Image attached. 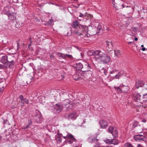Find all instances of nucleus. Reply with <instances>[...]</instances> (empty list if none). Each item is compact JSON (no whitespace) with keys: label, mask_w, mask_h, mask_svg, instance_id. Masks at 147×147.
Wrapping results in <instances>:
<instances>
[{"label":"nucleus","mask_w":147,"mask_h":147,"mask_svg":"<svg viewBox=\"0 0 147 147\" xmlns=\"http://www.w3.org/2000/svg\"><path fill=\"white\" fill-rule=\"evenodd\" d=\"M86 29V28L84 30V29H79V30L77 29L74 30H71V35H74L76 36H80L81 37L83 38L84 37V31Z\"/></svg>","instance_id":"f257e3e1"},{"label":"nucleus","mask_w":147,"mask_h":147,"mask_svg":"<svg viewBox=\"0 0 147 147\" xmlns=\"http://www.w3.org/2000/svg\"><path fill=\"white\" fill-rule=\"evenodd\" d=\"M134 9L133 7L127 6L126 8L122 10L123 13H122V14L127 17V16H131L132 14Z\"/></svg>","instance_id":"f03ea898"},{"label":"nucleus","mask_w":147,"mask_h":147,"mask_svg":"<svg viewBox=\"0 0 147 147\" xmlns=\"http://www.w3.org/2000/svg\"><path fill=\"white\" fill-rule=\"evenodd\" d=\"M94 29L92 28L88 29L86 27V30H85V31H84V36H86L88 37L89 36L95 34L97 32L95 31Z\"/></svg>","instance_id":"7ed1b4c3"},{"label":"nucleus","mask_w":147,"mask_h":147,"mask_svg":"<svg viewBox=\"0 0 147 147\" xmlns=\"http://www.w3.org/2000/svg\"><path fill=\"white\" fill-rule=\"evenodd\" d=\"M71 26L74 28H77L78 27L79 29H84L86 28V26H84L80 24L78 21L75 20L71 24Z\"/></svg>","instance_id":"20e7f679"},{"label":"nucleus","mask_w":147,"mask_h":147,"mask_svg":"<svg viewBox=\"0 0 147 147\" xmlns=\"http://www.w3.org/2000/svg\"><path fill=\"white\" fill-rule=\"evenodd\" d=\"M18 99L19 100V104L22 106H24V103L27 104L28 103V100L26 98H24L22 95H20L19 96Z\"/></svg>","instance_id":"39448f33"},{"label":"nucleus","mask_w":147,"mask_h":147,"mask_svg":"<svg viewBox=\"0 0 147 147\" xmlns=\"http://www.w3.org/2000/svg\"><path fill=\"white\" fill-rule=\"evenodd\" d=\"M107 144H112L114 145H117L118 142L117 140L115 139H109L106 138L103 140Z\"/></svg>","instance_id":"423d86ee"},{"label":"nucleus","mask_w":147,"mask_h":147,"mask_svg":"<svg viewBox=\"0 0 147 147\" xmlns=\"http://www.w3.org/2000/svg\"><path fill=\"white\" fill-rule=\"evenodd\" d=\"M100 59L101 61L105 63H107L109 62L110 59L109 56H100Z\"/></svg>","instance_id":"0eeeda50"},{"label":"nucleus","mask_w":147,"mask_h":147,"mask_svg":"<svg viewBox=\"0 0 147 147\" xmlns=\"http://www.w3.org/2000/svg\"><path fill=\"white\" fill-rule=\"evenodd\" d=\"M97 136L96 135H91L88 138V141L90 143L94 142H96L98 141V139L96 138Z\"/></svg>","instance_id":"6e6552de"},{"label":"nucleus","mask_w":147,"mask_h":147,"mask_svg":"<svg viewBox=\"0 0 147 147\" xmlns=\"http://www.w3.org/2000/svg\"><path fill=\"white\" fill-rule=\"evenodd\" d=\"M88 55H98L103 54L102 52L99 50L94 51L92 50L89 51L88 53Z\"/></svg>","instance_id":"1a4fd4ad"},{"label":"nucleus","mask_w":147,"mask_h":147,"mask_svg":"<svg viewBox=\"0 0 147 147\" xmlns=\"http://www.w3.org/2000/svg\"><path fill=\"white\" fill-rule=\"evenodd\" d=\"M134 99L135 101L140 102L142 101V98L140 95L138 93L135 92L134 94Z\"/></svg>","instance_id":"9d476101"},{"label":"nucleus","mask_w":147,"mask_h":147,"mask_svg":"<svg viewBox=\"0 0 147 147\" xmlns=\"http://www.w3.org/2000/svg\"><path fill=\"white\" fill-rule=\"evenodd\" d=\"M78 115L75 112H72L68 114L67 116V118L69 120H74L78 117Z\"/></svg>","instance_id":"9b49d317"},{"label":"nucleus","mask_w":147,"mask_h":147,"mask_svg":"<svg viewBox=\"0 0 147 147\" xmlns=\"http://www.w3.org/2000/svg\"><path fill=\"white\" fill-rule=\"evenodd\" d=\"M62 110V107L58 104H56L53 107V112L54 113H59Z\"/></svg>","instance_id":"f8f14e48"},{"label":"nucleus","mask_w":147,"mask_h":147,"mask_svg":"<svg viewBox=\"0 0 147 147\" xmlns=\"http://www.w3.org/2000/svg\"><path fill=\"white\" fill-rule=\"evenodd\" d=\"M99 123L100 125V127L102 128H105L108 125L107 122L104 120H101L99 122Z\"/></svg>","instance_id":"ddd939ff"},{"label":"nucleus","mask_w":147,"mask_h":147,"mask_svg":"<svg viewBox=\"0 0 147 147\" xmlns=\"http://www.w3.org/2000/svg\"><path fill=\"white\" fill-rule=\"evenodd\" d=\"M108 52L109 53V54L111 55H118L121 54L120 52H119V50H110Z\"/></svg>","instance_id":"4468645a"},{"label":"nucleus","mask_w":147,"mask_h":147,"mask_svg":"<svg viewBox=\"0 0 147 147\" xmlns=\"http://www.w3.org/2000/svg\"><path fill=\"white\" fill-rule=\"evenodd\" d=\"M144 85L143 81L138 80L136 82L135 86L137 88H138L139 87H142Z\"/></svg>","instance_id":"2eb2a0df"},{"label":"nucleus","mask_w":147,"mask_h":147,"mask_svg":"<svg viewBox=\"0 0 147 147\" xmlns=\"http://www.w3.org/2000/svg\"><path fill=\"white\" fill-rule=\"evenodd\" d=\"M1 61L2 63L4 64H5L6 63H7V62H9V61L7 59V56H3Z\"/></svg>","instance_id":"dca6fc26"},{"label":"nucleus","mask_w":147,"mask_h":147,"mask_svg":"<svg viewBox=\"0 0 147 147\" xmlns=\"http://www.w3.org/2000/svg\"><path fill=\"white\" fill-rule=\"evenodd\" d=\"M107 44V51L109 50V49H112L113 47L112 42L111 41H106Z\"/></svg>","instance_id":"f3484780"},{"label":"nucleus","mask_w":147,"mask_h":147,"mask_svg":"<svg viewBox=\"0 0 147 147\" xmlns=\"http://www.w3.org/2000/svg\"><path fill=\"white\" fill-rule=\"evenodd\" d=\"M123 74V71H120L115 76L113 77L114 79H119V78L122 76Z\"/></svg>","instance_id":"a211bd4d"},{"label":"nucleus","mask_w":147,"mask_h":147,"mask_svg":"<svg viewBox=\"0 0 147 147\" xmlns=\"http://www.w3.org/2000/svg\"><path fill=\"white\" fill-rule=\"evenodd\" d=\"M77 70H80L83 68L82 64L80 63H76L75 66Z\"/></svg>","instance_id":"6ab92c4d"},{"label":"nucleus","mask_w":147,"mask_h":147,"mask_svg":"<svg viewBox=\"0 0 147 147\" xmlns=\"http://www.w3.org/2000/svg\"><path fill=\"white\" fill-rule=\"evenodd\" d=\"M63 137L65 139L69 138L72 140H75L73 136L71 134L68 133L65 136H63Z\"/></svg>","instance_id":"aec40b11"},{"label":"nucleus","mask_w":147,"mask_h":147,"mask_svg":"<svg viewBox=\"0 0 147 147\" xmlns=\"http://www.w3.org/2000/svg\"><path fill=\"white\" fill-rule=\"evenodd\" d=\"M33 77L30 75H28L26 78V82L28 84H30L32 82Z\"/></svg>","instance_id":"412c9836"},{"label":"nucleus","mask_w":147,"mask_h":147,"mask_svg":"<svg viewBox=\"0 0 147 147\" xmlns=\"http://www.w3.org/2000/svg\"><path fill=\"white\" fill-rule=\"evenodd\" d=\"M111 134H112L114 138H116L118 137V133L116 129V128L114 129V131Z\"/></svg>","instance_id":"4be33fe9"},{"label":"nucleus","mask_w":147,"mask_h":147,"mask_svg":"<svg viewBox=\"0 0 147 147\" xmlns=\"http://www.w3.org/2000/svg\"><path fill=\"white\" fill-rule=\"evenodd\" d=\"M8 63L7 64V67L11 68L13 65V61L12 60L11 61L8 62Z\"/></svg>","instance_id":"5701e85b"},{"label":"nucleus","mask_w":147,"mask_h":147,"mask_svg":"<svg viewBox=\"0 0 147 147\" xmlns=\"http://www.w3.org/2000/svg\"><path fill=\"white\" fill-rule=\"evenodd\" d=\"M136 136L137 139L139 140H144L145 138L144 136L141 135H137Z\"/></svg>","instance_id":"b1692460"},{"label":"nucleus","mask_w":147,"mask_h":147,"mask_svg":"<svg viewBox=\"0 0 147 147\" xmlns=\"http://www.w3.org/2000/svg\"><path fill=\"white\" fill-rule=\"evenodd\" d=\"M115 127L112 126H109L108 129V130L109 132L111 134L114 131V129H115Z\"/></svg>","instance_id":"393cba45"},{"label":"nucleus","mask_w":147,"mask_h":147,"mask_svg":"<svg viewBox=\"0 0 147 147\" xmlns=\"http://www.w3.org/2000/svg\"><path fill=\"white\" fill-rule=\"evenodd\" d=\"M32 124V121L31 119H30L28 121V124L26 125V126L23 127V129H26L28 128L30 125H31Z\"/></svg>","instance_id":"a878e982"},{"label":"nucleus","mask_w":147,"mask_h":147,"mask_svg":"<svg viewBox=\"0 0 147 147\" xmlns=\"http://www.w3.org/2000/svg\"><path fill=\"white\" fill-rule=\"evenodd\" d=\"M132 125L133 127H135L138 125V122L137 121H134Z\"/></svg>","instance_id":"bb28decb"},{"label":"nucleus","mask_w":147,"mask_h":147,"mask_svg":"<svg viewBox=\"0 0 147 147\" xmlns=\"http://www.w3.org/2000/svg\"><path fill=\"white\" fill-rule=\"evenodd\" d=\"M125 147H133L131 144L129 143H125L124 145Z\"/></svg>","instance_id":"cd10ccee"},{"label":"nucleus","mask_w":147,"mask_h":147,"mask_svg":"<svg viewBox=\"0 0 147 147\" xmlns=\"http://www.w3.org/2000/svg\"><path fill=\"white\" fill-rule=\"evenodd\" d=\"M72 56H59V58L60 59L61 58L65 59L66 58V56H67L69 58L71 57Z\"/></svg>","instance_id":"c85d7f7f"},{"label":"nucleus","mask_w":147,"mask_h":147,"mask_svg":"<svg viewBox=\"0 0 147 147\" xmlns=\"http://www.w3.org/2000/svg\"><path fill=\"white\" fill-rule=\"evenodd\" d=\"M4 12L5 13H7L8 12L9 9L7 7H5L4 9Z\"/></svg>","instance_id":"c756f323"},{"label":"nucleus","mask_w":147,"mask_h":147,"mask_svg":"<svg viewBox=\"0 0 147 147\" xmlns=\"http://www.w3.org/2000/svg\"><path fill=\"white\" fill-rule=\"evenodd\" d=\"M38 118L39 119V120H38V119H36V120H37L38 122L40 123L41 122V121L42 119V117L40 116H39L38 117Z\"/></svg>","instance_id":"7c9ffc66"},{"label":"nucleus","mask_w":147,"mask_h":147,"mask_svg":"<svg viewBox=\"0 0 147 147\" xmlns=\"http://www.w3.org/2000/svg\"><path fill=\"white\" fill-rule=\"evenodd\" d=\"M114 88L115 89H117L119 92H121V88L119 87H114Z\"/></svg>","instance_id":"2f4dec72"},{"label":"nucleus","mask_w":147,"mask_h":147,"mask_svg":"<svg viewBox=\"0 0 147 147\" xmlns=\"http://www.w3.org/2000/svg\"><path fill=\"white\" fill-rule=\"evenodd\" d=\"M118 70L116 69H114L113 71H111L110 72L111 74H113L117 72Z\"/></svg>","instance_id":"473e14b6"},{"label":"nucleus","mask_w":147,"mask_h":147,"mask_svg":"<svg viewBox=\"0 0 147 147\" xmlns=\"http://www.w3.org/2000/svg\"><path fill=\"white\" fill-rule=\"evenodd\" d=\"M57 140L61 142L62 141V138L61 137H58L57 138Z\"/></svg>","instance_id":"72a5a7b5"},{"label":"nucleus","mask_w":147,"mask_h":147,"mask_svg":"<svg viewBox=\"0 0 147 147\" xmlns=\"http://www.w3.org/2000/svg\"><path fill=\"white\" fill-rule=\"evenodd\" d=\"M79 16L80 17H84L85 16L83 15V14L82 13H80Z\"/></svg>","instance_id":"f704fd0d"},{"label":"nucleus","mask_w":147,"mask_h":147,"mask_svg":"<svg viewBox=\"0 0 147 147\" xmlns=\"http://www.w3.org/2000/svg\"><path fill=\"white\" fill-rule=\"evenodd\" d=\"M8 16L9 18H10L12 19H13L12 18V17L14 18L13 16L11 14H9L8 15Z\"/></svg>","instance_id":"c9c22d12"},{"label":"nucleus","mask_w":147,"mask_h":147,"mask_svg":"<svg viewBox=\"0 0 147 147\" xmlns=\"http://www.w3.org/2000/svg\"><path fill=\"white\" fill-rule=\"evenodd\" d=\"M144 88H145L146 90H147V84H144L143 85Z\"/></svg>","instance_id":"e433bc0d"},{"label":"nucleus","mask_w":147,"mask_h":147,"mask_svg":"<svg viewBox=\"0 0 147 147\" xmlns=\"http://www.w3.org/2000/svg\"><path fill=\"white\" fill-rule=\"evenodd\" d=\"M142 121L143 123H145L146 121V120L145 119H143L142 120Z\"/></svg>","instance_id":"4c0bfd02"},{"label":"nucleus","mask_w":147,"mask_h":147,"mask_svg":"<svg viewBox=\"0 0 147 147\" xmlns=\"http://www.w3.org/2000/svg\"><path fill=\"white\" fill-rule=\"evenodd\" d=\"M67 102V103L68 104H70V102H69V100H66L65 101H64V102Z\"/></svg>","instance_id":"58836bf2"},{"label":"nucleus","mask_w":147,"mask_h":147,"mask_svg":"<svg viewBox=\"0 0 147 147\" xmlns=\"http://www.w3.org/2000/svg\"><path fill=\"white\" fill-rule=\"evenodd\" d=\"M145 97H147V94L143 95V98H144Z\"/></svg>","instance_id":"ea45409f"},{"label":"nucleus","mask_w":147,"mask_h":147,"mask_svg":"<svg viewBox=\"0 0 147 147\" xmlns=\"http://www.w3.org/2000/svg\"><path fill=\"white\" fill-rule=\"evenodd\" d=\"M49 21L50 22V24H51L52 22H53V20L52 19H50Z\"/></svg>","instance_id":"a19ab883"},{"label":"nucleus","mask_w":147,"mask_h":147,"mask_svg":"<svg viewBox=\"0 0 147 147\" xmlns=\"http://www.w3.org/2000/svg\"><path fill=\"white\" fill-rule=\"evenodd\" d=\"M98 29L99 31H100L101 30L100 26H98Z\"/></svg>","instance_id":"79ce46f5"},{"label":"nucleus","mask_w":147,"mask_h":147,"mask_svg":"<svg viewBox=\"0 0 147 147\" xmlns=\"http://www.w3.org/2000/svg\"><path fill=\"white\" fill-rule=\"evenodd\" d=\"M112 1H113V4L114 5V6H115V0H112Z\"/></svg>","instance_id":"37998d69"},{"label":"nucleus","mask_w":147,"mask_h":147,"mask_svg":"<svg viewBox=\"0 0 147 147\" xmlns=\"http://www.w3.org/2000/svg\"><path fill=\"white\" fill-rule=\"evenodd\" d=\"M74 79L75 80H79V77H78V78H74Z\"/></svg>","instance_id":"c03bdc74"},{"label":"nucleus","mask_w":147,"mask_h":147,"mask_svg":"<svg viewBox=\"0 0 147 147\" xmlns=\"http://www.w3.org/2000/svg\"><path fill=\"white\" fill-rule=\"evenodd\" d=\"M146 50V49H145V48H144V47H143L142 49V50L144 51H145Z\"/></svg>","instance_id":"a18cd8bd"},{"label":"nucleus","mask_w":147,"mask_h":147,"mask_svg":"<svg viewBox=\"0 0 147 147\" xmlns=\"http://www.w3.org/2000/svg\"><path fill=\"white\" fill-rule=\"evenodd\" d=\"M86 121V119H84V120H83V122L82 123H85Z\"/></svg>","instance_id":"49530a36"},{"label":"nucleus","mask_w":147,"mask_h":147,"mask_svg":"<svg viewBox=\"0 0 147 147\" xmlns=\"http://www.w3.org/2000/svg\"><path fill=\"white\" fill-rule=\"evenodd\" d=\"M138 40V38L137 37H135V40L136 41H137Z\"/></svg>","instance_id":"de8ad7c7"},{"label":"nucleus","mask_w":147,"mask_h":147,"mask_svg":"<svg viewBox=\"0 0 147 147\" xmlns=\"http://www.w3.org/2000/svg\"><path fill=\"white\" fill-rule=\"evenodd\" d=\"M17 46L18 47L19 46V42H18V41H17Z\"/></svg>","instance_id":"09e8293b"},{"label":"nucleus","mask_w":147,"mask_h":147,"mask_svg":"<svg viewBox=\"0 0 147 147\" xmlns=\"http://www.w3.org/2000/svg\"><path fill=\"white\" fill-rule=\"evenodd\" d=\"M132 42H128V43H129V44H130V43H132Z\"/></svg>","instance_id":"8fccbe9b"},{"label":"nucleus","mask_w":147,"mask_h":147,"mask_svg":"<svg viewBox=\"0 0 147 147\" xmlns=\"http://www.w3.org/2000/svg\"><path fill=\"white\" fill-rule=\"evenodd\" d=\"M141 47L143 48L144 47V45H141Z\"/></svg>","instance_id":"3c124183"},{"label":"nucleus","mask_w":147,"mask_h":147,"mask_svg":"<svg viewBox=\"0 0 147 147\" xmlns=\"http://www.w3.org/2000/svg\"><path fill=\"white\" fill-rule=\"evenodd\" d=\"M139 146H141V145L140 144H138V146L139 147Z\"/></svg>","instance_id":"603ef678"},{"label":"nucleus","mask_w":147,"mask_h":147,"mask_svg":"<svg viewBox=\"0 0 147 147\" xmlns=\"http://www.w3.org/2000/svg\"><path fill=\"white\" fill-rule=\"evenodd\" d=\"M15 54V53H11V54H13V55Z\"/></svg>","instance_id":"864d4df0"},{"label":"nucleus","mask_w":147,"mask_h":147,"mask_svg":"<svg viewBox=\"0 0 147 147\" xmlns=\"http://www.w3.org/2000/svg\"><path fill=\"white\" fill-rule=\"evenodd\" d=\"M122 7H123V8H124V6H123V5H122Z\"/></svg>","instance_id":"5fc2aeb1"},{"label":"nucleus","mask_w":147,"mask_h":147,"mask_svg":"<svg viewBox=\"0 0 147 147\" xmlns=\"http://www.w3.org/2000/svg\"><path fill=\"white\" fill-rule=\"evenodd\" d=\"M1 137H2L1 136H0V139H1Z\"/></svg>","instance_id":"6e6d98bb"},{"label":"nucleus","mask_w":147,"mask_h":147,"mask_svg":"<svg viewBox=\"0 0 147 147\" xmlns=\"http://www.w3.org/2000/svg\"><path fill=\"white\" fill-rule=\"evenodd\" d=\"M107 30H109V29H108V28H107Z\"/></svg>","instance_id":"4d7b16f0"},{"label":"nucleus","mask_w":147,"mask_h":147,"mask_svg":"<svg viewBox=\"0 0 147 147\" xmlns=\"http://www.w3.org/2000/svg\"><path fill=\"white\" fill-rule=\"evenodd\" d=\"M66 55H68V54H66Z\"/></svg>","instance_id":"13d9d810"},{"label":"nucleus","mask_w":147,"mask_h":147,"mask_svg":"<svg viewBox=\"0 0 147 147\" xmlns=\"http://www.w3.org/2000/svg\"><path fill=\"white\" fill-rule=\"evenodd\" d=\"M146 50H147V49H146Z\"/></svg>","instance_id":"bf43d9fd"}]
</instances>
